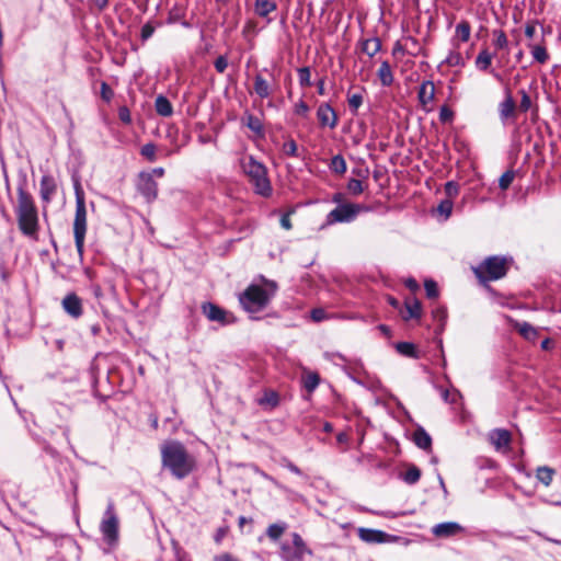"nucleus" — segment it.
Masks as SVG:
<instances>
[{
	"label": "nucleus",
	"instance_id": "obj_19",
	"mask_svg": "<svg viewBox=\"0 0 561 561\" xmlns=\"http://www.w3.org/2000/svg\"><path fill=\"white\" fill-rule=\"evenodd\" d=\"M465 533V527L457 522H445L433 526L432 534L437 538H450Z\"/></svg>",
	"mask_w": 561,
	"mask_h": 561
},
{
	"label": "nucleus",
	"instance_id": "obj_21",
	"mask_svg": "<svg viewBox=\"0 0 561 561\" xmlns=\"http://www.w3.org/2000/svg\"><path fill=\"white\" fill-rule=\"evenodd\" d=\"M358 47L362 53L369 57H374L381 49V41L379 37L362 38L358 41Z\"/></svg>",
	"mask_w": 561,
	"mask_h": 561
},
{
	"label": "nucleus",
	"instance_id": "obj_31",
	"mask_svg": "<svg viewBox=\"0 0 561 561\" xmlns=\"http://www.w3.org/2000/svg\"><path fill=\"white\" fill-rule=\"evenodd\" d=\"M287 528L286 523L279 522L271 524L266 529V535L272 541H277Z\"/></svg>",
	"mask_w": 561,
	"mask_h": 561
},
{
	"label": "nucleus",
	"instance_id": "obj_26",
	"mask_svg": "<svg viewBox=\"0 0 561 561\" xmlns=\"http://www.w3.org/2000/svg\"><path fill=\"white\" fill-rule=\"evenodd\" d=\"M156 112L163 117H169L173 114V106L169 99L162 94H159L154 101Z\"/></svg>",
	"mask_w": 561,
	"mask_h": 561
},
{
	"label": "nucleus",
	"instance_id": "obj_48",
	"mask_svg": "<svg viewBox=\"0 0 561 561\" xmlns=\"http://www.w3.org/2000/svg\"><path fill=\"white\" fill-rule=\"evenodd\" d=\"M520 102H519V111L523 113H527L531 107V100L528 92L524 89L519 90Z\"/></svg>",
	"mask_w": 561,
	"mask_h": 561
},
{
	"label": "nucleus",
	"instance_id": "obj_14",
	"mask_svg": "<svg viewBox=\"0 0 561 561\" xmlns=\"http://www.w3.org/2000/svg\"><path fill=\"white\" fill-rule=\"evenodd\" d=\"M488 439L496 451L507 453L511 448L512 434L505 428H494L489 432Z\"/></svg>",
	"mask_w": 561,
	"mask_h": 561
},
{
	"label": "nucleus",
	"instance_id": "obj_11",
	"mask_svg": "<svg viewBox=\"0 0 561 561\" xmlns=\"http://www.w3.org/2000/svg\"><path fill=\"white\" fill-rule=\"evenodd\" d=\"M357 536L362 541L369 545L393 543L400 541H404V543H408V539L405 538L374 528L359 527L357 529Z\"/></svg>",
	"mask_w": 561,
	"mask_h": 561
},
{
	"label": "nucleus",
	"instance_id": "obj_55",
	"mask_svg": "<svg viewBox=\"0 0 561 561\" xmlns=\"http://www.w3.org/2000/svg\"><path fill=\"white\" fill-rule=\"evenodd\" d=\"M310 317L314 322H320L328 319V314L322 308H314L310 311Z\"/></svg>",
	"mask_w": 561,
	"mask_h": 561
},
{
	"label": "nucleus",
	"instance_id": "obj_18",
	"mask_svg": "<svg viewBox=\"0 0 561 561\" xmlns=\"http://www.w3.org/2000/svg\"><path fill=\"white\" fill-rule=\"evenodd\" d=\"M516 115V104L510 89H505L504 99L499 104V117L503 125Z\"/></svg>",
	"mask_w": 561,
	"mask_h": 561
},
{
	"label": "nucleus",
	"instance_id": "obj_63",
	"mask_svg": "<svg viewBox=\"0 0 561 561\" xmlns=\"http://www.w3.org/2000/svg\"><path fill=\"white\" fill-rule=\"evenodd\" d=\"M229 528L227 526L219 527L214 536V539L217 543H220L221 540L227 536Z\"/></svg>",
	"mask_w": 561,
	"mask_h": 561
},
{
	"label": "nucleus",
	"instance_id": "obj_30",
	"mask_svg": "<svg viewBox=\"0 0 561 561\" xmlns=\"http://www.w3.org/2000/svg\"><path fill=\"white\" fill-rule=\"evenodd\" d=\"M405 308H407V312H408V316L404 317L405 320L412 319V318H415V319L421 318L422 307H421V302L416 298L407 299Z\"/></svg>",
	"mask_w": 561,
	"mask_h": 561
},
{
	"label": "nucleus",
	"instance_id": "obj_8",
	"mask_svg": "<svg viewBox=\"0 0 561 561\" xmlns=\"http://www.w3.org/2000/svg\"><path fill=\"white\" fill-rule=\"evenodd\" d=\"M368 206L353 203L337 205L325 217V225L331 226L342 222H352L362 211H369Z\"/></svg>",
	"mask_w": 561,
	"mask_h": 561
},
{
	"label": "nucleus",
	"instance_id": "obj_40",
	"mask_svg": "<svg viewBox=\"0 0 561 561\" xmlns=\"http://www.w3.org/2000/svg\"><path fill=\"white\" fill-rule=\"evenodd\" d=\"M260 405H268L275 408L279 403V397L275 391H266L262 398L257 400Z\"/></svg>",
	"mask_w": 561,
	"mask_h": 561
},
{
	"label": "nucleus",
	"instance_id": "obj_50",
	"mask_svg": "<svg viewBox=\"0 0 561 561\" xmlns=\"http://www.w3.org/2000/svg\"><path fill=\"white\" fill-rule=\"evenodd\" d=\"M445 193L447 195V199H451L456 197L459 193V185L454 181H448L445 184Z\"/></svg>",
	"mask_w": 561,
	"mask_h": 561
},
{
	"label": "nucleus",
	"instance_id": "obj_58",
	"mask_svg": "<svg viewBox=\"0 0 561 561\" xmlns=\"http://www.w3.org/2000/svg\"><path fill=\"white\" fill-rule=\"evenodd\" d=\"M453 112L447 106H442L439 110V119L442 123H447L451 121Z\"/></svg>",
	"mask_w": 561,
	"mask_h": 561
},
{
	"label": "nucleus",
	"instance_id": "obj_39",
	"mask_svg": "<svg viewBox=\"0 0 561 561\" xmlns=\"http://www.w3.org/2000/svg\"><path fill=\"white\" fill-rule=\"evenodd\" d=\"M443 64H446L449 67H463L465 59L459 51L451 50L444 59Z\"/></svg>",
	"mask_w": 561,
	"mask_h": 561
},
{
	"label": "nucleus",
	"instance_id": "obj_9",
	"mask_svg": "<svg viewBox=\"0 0 561 561\" xmlns=\"http://www.w3.org/2000/svg\"><path fill=\"white\" fill-rule=\"evenodd\" d=\"M100 530L103 540L111 547L115 546L118 541V517L115 513V506L112 501L107 503L104 512Z\"/></svg>",
	"mask_w": 561,
	"mask_h": 561
},
{
	"label": "nucleus",
	"instance_id": "obj_16",
	"mask_svg": "<svg viewBox=\"0 0 561 561\" xmlns=\"http://www.w3.org/2000/svg\"><path fill=\"white\" fill-rule=\"evenodd\" d=\"M64 311L72 319H79L83 314L82 299L76 293H68L61 300Z\"/></svg>",
	"mask_w": 561,
	"mask_h": 561
},
{
	"label": "nucleus",
	"instance_id": "obj_15",
	"mask_svg": "<svg viewBox=\"0 0 561 561\" xmlns=\"http://www.w3.org/2000/svg\"><path fill=\"white\" fill-rule=\"evenodd\" d=\"M57 190L58 184L56 179L49 173L43 174L39 181V197L45 206L50 204L57 194Z\"/></svg>",
	"mask_w": 561,
	"mask_h": 561
},
{
	"label": "nucleus",
	"instance_id": "obj_56",
	"mask_svg": "<svg viewBox=\"0 0 561 561\" xmlns=\"http://www.w3.org/2000/svg\"><path fill=\"white\" fill-rule=\"evenodd\" d=\"M283 151L285 152V154L287 156H290V157H296L297 156V144L295 140H289V141H286L284 145H283Z\"/></svg>",
	"mask_w": 561,
	"mask_h": 561
},
{
	"label": "nucleus",
	"instance_id": "obj_12",
	"mask_svg": "<svg viewBox=\"0 0 561 561\" xmlns=\"http://www.w3.org/2000/svg\"><path fill=\"white\" fill-rule=\"evenodd\" d=\"M138 193L147 203H152L158 197V183L152 179V173L140 172L136 184Z\"/></svg>",
	"mask_w": 561,
	"mask_h": 561
},
{
	"label": "nucleus",
	"instance_id": "obj_45",
	"mask_svg": "<svg viewBox=\"0 0 561 561\" xmlns=\"http://www.w3.org/2000/svg\"><path fill=\"white\" fill-rule=\"evenodd\" d=\"M346 187L347 191L354 196H357L364 192L363 182L358 179H350Z\"/></svg>",
	"mask_w": 561,
	"mask_h": 561
},
{
	"label": "nucleus",
	"instance_id": "obj_33",
	"mask_svg": "<svg viewBox=\"0 0 561 561\" xmlns=\"http://www.w3.org/2000/svg\"><path fill=\"white\" fill-rule=\"evenodd\" d=\"M556 471L547 466L539 467L536 472V478L546 486H549L552 482Z\"/></svg>",
	"mask_w": 561,
	"mask_h": 561
},
{
	"label": "nucleus",
	"instance_id": "obj_22",
	"mask_svg": "<svg viewBox=\"0 0 561 561\" xmlns=\"http://www.w3.org/2000/svg\"><path fill=\"white\" fill-rule=\"evenodd\" d=\"M277 9V4L272 0H255L254 1V12L257 16L267 19V22H271L268 15Z\"/></svg>",
	"mask_w": 561,
	"mask_h": 561
},
{
	"label": "nucleus",
	"instance_id": "obj_37",
	"mask_svg": "<svg viewBox=\"0 0 561 561\" xmlns=\"http://www.w3.org/2000/svg\"><path fill=\"white\" fill-rule=\"evenodd\" d=\"M329 168L336 174H344L346 172V162L342 154H336L331 159Z\"/></svg>",
	"mask_w": 561,
	"mask_h": 561
},
{
	"label": "nucleus",
	"instance_id": "obj_32",
	"mask_svg": "<svg viewBox=\"0 0 561 561\" xmlns=\"http://www.w3.org/2000/svg\"><path fill=\"white\" fill-rule=\"evenodd\" d=\"M245 126L256 135H263L264 127L262 121L253 114H247L244 117Z\"/></svg>",
	"mask_w": 561,
	"mask_h": 561
},
{
	"label": "nucleus",
	"instance_id": "obj_51",
	"mask_svg": "<svg viewBox=\"0 0 561 561\" xmlns=\"http://www.w3.org/2000/svg\"><path fill=\"white\" fill-rule=\"evenodd\" d=\"M154 31L156 26L151 22H147L146 24H144L140 32L141 41H148L153 35Z\"/></svg>",
	"mask_w": 561,
	"mask_h": 561
},
{
	"label": "nucleus",
	"instance_id": "obj_60",
	"mask_svg": "<svg viewBox=\"0 0 561 561\" xmlns=\"http://www.w3.org/2000/svg\"><path fill=\"white\" fill-rule=\"evenodd\" d=\"M280 226L285 230H290L293 228L291 220H290V213H285L280 217Z\"/></svg>",
	"mask_w": 561,
	"mask_h": 561
},
{
	"label": "nucleus",
	"instance_id": "obj_24",
	"mask_svg": "<svg viewBox=\"0 0 561 561\" xmlns=\"http://www.w3.org/2000/svg\"><path fill=\"white\" fill-rule=\"evenodd\" d=\"M528 48L534 61L545 65L549 60L550 56L543 44H528Z\"/></svg>",
	"mask_w": 561,
	"mask_h": 561
},
{
	"label": "nucleus",
	"instance_id": "obj_10",
	"mask_svg": "<svg viewBox=\"0 0 561 561\" xmlns=\"http://www.w3.org/2000/svg\"><path fill=\"white\" fill-rule=\"evenodd\" d=\"M278 88V83L267 68L254 76L253 91L261 100L268 99Z\"/></svg>",
	"mask_w": 561,
	"mask_h": 561
},
{
	"label": "nucleus",
	"instance_id": "obj_5",
	"mask_svg": "<svg viewBox=\"0 0 561 561\" xmlns=\"http://www.w3.org/2000/svg\"><path fill=\"white\" fill-rule=\"evenodd\" d=\"M76 195V213L73 220L75 245L79 256L82 259L84 253V240L87 233V207L84 192L79 180L73 183Z\"/></svg>",
	"mask_w": 561,
	"mask_h": 561
},
{
	"label": "nucleus",
	"instance_id": "obj_20",
	"mask_svg": "<svg viewBox=\"0 0 561 561\" xmlns=\"http://www.w3.org/2000/svg\"><path fill=\"white\" fill-rule=\"evenodd\" d=\"M434 98H435V85H434L433 81H431V80L423 81L422 84L420 85L419 92H417V100H419L421 106L424 110L430 111V108L427 106L434 101Z\"/></svg>",
	"mask_w": 561,
	"mask_h": 561
},
{
	"label": "nucleus",
	"instance_id": "obj_46",
	"mask_svg": "<svg viewBox=\"0 0 561 561\" xmlns=\"http://www.w3.org/2000/svg\"><path fill=\"white\" fill-rule=\"evenodd\" d=\"M454 203L451 199H443L437 206V213L447 219L453 211Z\"/></svg>",
	"mask_w": 561,
	"mask_h": 561
},
{
	"label": "nucleus",
	"instance_id": "obj_34",
	"mask_svg": "<svg viewBox=\"0 0 561 561\" xmlns=\"http://www.w3.org/2000/svg\"><path fill=\"white\" fill-rule=\"evenodd\" d=\"M320 383V376L317 373H308L302 377L304 388L309 392H313Z\"/></svg>",
	"mask_w": 561,
	"mask_h": 561
},
{
	"label": "nucleus",
	"instance_id": "obj_35",
	"mask_svg": "<svg viewBox=\"0 0 561 561\" xmlns=\"http://www.w3.org/2000/svg\"><path fill=\"white\" fill-rule=\"evenodd\" d=\"M397 352L403 356L417 358V352L415 345L410 342H398L394 345Z\"/></svg>",
	"mask_w": 561,
	"mask_h": 561
},
{
	"label": "nucleus",
	"instance_id": "obj_61",
	"mask_svg": "<svg viewBox=\"0 0 561 561\" xmlns=\"http://www.w3.org/2000/svg\"><path fill=\"white\" fill-rule=\"evenodd\" d=\"M213 561H240L229 552H224L214 557Z\"/></svg>",
	"mask_w": 561,
	"mask_h": 561
},
{
	"label": "nucleus",
	"instance_id": "obj_54",
	"mask_svg": "<svg viewBox=\"0 0 561 561\" xmlns=\"http://www.w3.org/2000/svg\"><path fill=\"white\" fill-rule=\"evenodd\" d=\"M214 67L217 72L224 73L228 67V59L226 56H218L214 61Z\"/></svg>",
	"mask_w": 561,
	"mask_h": 561
},
{
	"label": "nucleus",
	"instance_id": "obj_29",
	"mask_svg": "<svg viewBox=\"0 0 561 561\" xmlns=\"http://www.w3.org/2000/svg\"><path fill=\"white\" fill-rule=\"evenodd\" d=\"M515 329L518 333L528 341H535L538 332L537 330L528 322H516Z\"/></svg>",
	"mask_w": 561,
	"mask_h": 561
},
{
	"label": "nucleus",
	"instance_id": "obj_1",
	"mask_svg": "<svg viewBox=\"0 0 561 561\" xmlns=\"http://www.w3.org/2000/svg\"><path fill=\"white\" fill-rule=\"evenodd\" d=\"M18 199L14 206L16 222L21 233L33 242L39 240L38 210L31 193L25 190L24 184L16 188Z\"/></svg>",
	"mask_w": 561,
	"mask_h": 561
},
{
	"label": "nucleus",
	"instance_id": "obj_6",
	"mask_svg": "<svg viewBox=\"0 0 561 561\" xmlns=\"http://www.w3.org/2000/svg\"><path fill=\"white\" fill-rule=\"evenodd\" d=\"M473 274L481 284L503 278L508 271V261L504 256L492 255L478 266L472 267Z\"/></svg>",
	"mask_w": 561,
	"mask_h": 561
},
{
	"label": "nucleus",
	"instance_id": "obj_38",
	"mask_svg": "<svg viewBox=\"0 0 561 561\" xmlns=\"http://www.w3.org/2000/svg\"><path fill=\"white\" fill-rule=\"evenodd\" d=\"M493 45L496 49H505L508 46V39L503 30H493Z\"/></svg>",
	"mask_w": 561,
	"mask_h": 561
},
{
	"label": "nucleus",
	"instance_id": "obj_36",
	"mask_svg": "<svg viewBox=\"0 0 561 561\" xmlns=\"http://www.w3.org/2000/svg\"><path fill=\"white\" fill-rule=\"evenodd\" d=\"M470 34H471V26H470V23L468 21H460L457 25H456V36L462 42V43H467L470 38Z\"/></svg>",
	"mask_w": 561,
	"mask_h": 561
},
{
	"label": "nucleus",
	"instance_id": "obj_3",
	"mask_svg": "<svg viewBox=\"0 0 561 561\" xmlns=\"http://www.w3.org/2000/svg\"><path fill=\"white\" fill-rule=\"evenodd\" d=\"M266 288L260 285H250L239 295V302L249 313L260 312L265 309L277 290L275 282L265 280Z\"/></svg>",
	"mask_w": 561,
	"mask_h": 561
},
{
	"label": "nucleus",
	"instance_id": "obj_44",
	"mask_svg": "<svg viewBox=\"0 0 561 561\" xmlns=\"http://www.w3.org/2000/svg\"><path fill=\"white\" fill-rule=\"evenodd\" d=\"M514 179L515 172L513 170H507L506 172H504L499 180L500 188L503 191L507 190L511 186Z\"/></svg>",
	"mask_w": 561,
	"mask_h": 561
},
{
	"label": "nucleus",
	"instance_id": "obj_2",
	"mask_svg": "<svg viewBox=\"0 0 561 561\" xmlns=\"http://www.w3.org/2000/svg\"><path fill=\"white\" fill-rule=\"evenodd\" d=\"M162 467L178 480L188 477L196 468L194 456L188 454L185 446L179 440H170L161 446Z\"/></svg>",
	"mask_w": 561,
	"mask_h": 561
},
{
	"label": "nucleus",
	"instance_id": "obj_28",
	"mask_svg": "<svg viewBox=\"0 0 561 561\" xmlns=\"http://www.w3.org/2000/svg\"><path fill=\"white\" fill-rule=\"evenodd\" d=\"M377 76L383 87H390L393 83L392 70L387 60L380 64Z\"/></svg>",
	"mask_w": 561,
	"mask_h": 561
},
{
	"label": "nucleus",
	"instance_id": "obj_49",
	"mask_svg": "<svg viewBox=\"0 0 561 561\" xmlns=\"http://www.w3.org/2000/svg\"><path fill=\"white\" fill-rule=\"evenodd\" d=\"M424 288H425L426 296L428 298H437L438 297L437 284L433 279H426L424 282Z\"/></svg>",
	"mask_w": 561,
	"mask_h": 561
},
{
	"label": "nucleus",
	"instance_id": "obj_43",
	"mask_svg": "<svg viewBox=\"0 0 561 561\" xmlns=\"http://www.w3.org/2000/svg\"><path fill=\"white\" fill-rule=\"evenodd\" d=\"M350 110L353 114H356L358 108L363 105V94L353 93L347 98Z\"/></svg>",
	"mask_w": 561,
	"mask_h": 561
},
{
	"label": "nucleus",
	"instance_id": "obj_59",
	"mask_svg": "<svg viewBox=\"0 0 561 561\" xmlns=\"http://www.w3.org/2000/svg\"><path fill=\"white\" fill-rule=\"evenodd\" d=\"M459 396V393L457 391L455 392H450L449 390L447 389H444L442 391V398L445 402H448V403H455L456 402V398Z\"/></svg>",
	"mask_w": 561,
	"mask_h": 561
},
{
	"label": "nucleus",
	"instance_id": "obj_4",
	"mask_svg": "<svg viewBox=\"0 0 561 561\" xmlns=\"http://www.w3.org/2000/svg\"><path fill=\"white\" fill-rule=\"evenodd\" d=\"M241 168L249 178L255 194L263 197L272 195L273 188L267 175V169L262 162L257 161L253 156H248L241 160Z\"/></svg>",
	"mask_w": 561,
	"mask_h": 561
},
{
	"label": "nucleus",
	"instance_id": "obj_62",
	"mask_svg": "<svg viewBox=\"0 0 561 561\" xmlns=\"http://www.w3.org/2000/svg\"><path fill=\"white\" fill-rule=\"evenodd\" d=\"M309 111V106L307 105V103L302 100H300L296 105H295V113L297 115H306Z\"/></svg>",
	"mask_w": 561,
	"mask_h": 561
},
{
	"label": "nucleus",
	"instance_id": "obj_52",
	"mask_svg": "<svg viewBox=\"0 0 561 561\" xmlns=\"http://www.w3.org/2000/svg\"><path fill=\"white\" fill-rule=\"evenodd\" d=\"M433 318L438 321L444 327L446 320H447V310L444 307H437L432 311Z\"/></svg>",
	"mask_w": 561,
	"mask_h": 561
},
{
	"label": "nucleus",
	"instance_id": "obj_41",
	"mask_svg": "<svg viewBox=\"0 0 561 561\" xmlns=\"http://www.w3.org/2000/svg\"><path fill=\"white\" fill-rule=\"evenodd\" d=\"M140 153L150 162H154L157 160V147L153 142L144 145L140 149Z\"/></svg>",
	"mask_w": 561,
	"mask_h": 561
},
{
	"label": "nucleus",
	"instance_id": "obj_13",
	"mask_svg": "<svg viewBox=\"0 0 561 561\" xmlns=\"http://www.w3.org/2000/svg\"><path fill=\"white\" fill-rule=\"evenodd\" d=\"M202 311L209 321L218 322L221 325H228L236 321L232 313L209 301L202 304Z\"/></svg>",
	"mask_w": 561,
	"mask_h": 561
},
{
	"label": "nucleus",
	"instance_id": "obj_25",
	"mask_svg": "<svg viewBox=\"0 0 561 561\" xmlns=\"http://www.w3.org/2000/svg\"><path fill=\"white\" fill-rule=\"evenodd\" d=\"M493 54H491L488 49H482L476 57L474 65L479 71H490L492 65Z\"/></svg>",
	"mask_w": 561,
	"mask_h": 561
},
{
	"label": "nucleus",
	"instance_id": "obj_7",
	"mask_svg": "<svg viewBox=\"0 0 561 561\" xmlns=\"http://www.w3.org/2000/svg\"><path fill=\"white\" fill-rule=\"evenodd\" d=\"M290 537V541L286 540L279 543L278 554L282 561H305L306 556L313 554L298 533H291Z\"/></svg>",
	"mask_w": 561,
	"mask_h": 561
},
{
	"label": "nucleus",
	"instance_id": "obj_57",
	"mask_svg": "<svg viewBox=\"0 0 561 561\" xmlns=\"http://www.w3.org/2000/svg\"><path fill=\"white\" fill-rule=\"evenodd\" d=\"M538 24L537 20H533L526 23L525 25V35L528 38H533L536 33V25Z\"/></svg>",
	"mask_w": 561,
	"mask_h": 561
},
{
	"label": "nucleus",
	"instance_id": "obj_47",
	"mask_svg": "<svg viewBox=\"0 0 561 561\" xmlns=\"http://www.w3.org/2000/svg\"><path fill=\"white\" fill-rule=\"evenodd\" d=\"M298 78H299V84L301 87H309L311 85V72L309 67H302L298 69Z\"/></svg>",
	"mask_w": 561,
	"mask_h": 561
},
{
	"label": "nucleus",
	"instance_id": "obj_17",
	"mask_svg": "<svg viewBox=\"0 0 561 561\" xmlns=\"http://www.w3.org/2000/svg\"><path fill=\"white\" fill-rule=\"evenodd\" d=\"M317 119L320 127H329L330 129H334L339 123L337 114L329 103H321L318 106Z\"/></svg>",
	"mask_w": 561,
	"mask_h": 561
},
{
	"label": "nucleus",
	"instance_id": "obj_23",
	"mask_svg": "<svg viewBox=\"0 0 561 561\" xmlns=\"http://www.w3.org/2000/svg\"><path fill=\"white\" fill-rule=\"evenodd\" d=\"M184 16L185 9L179 4H174L168 13L167 23L174 24L180 22L183 27L190 28L191 24L184 20Z\"/></svg>",
	"mask_w": 561,
	"mask_h": 561
},
{
	"label": "nucleus",
	"instance_id": "obj_53",
	"mask_svg": "<svg viewBox=\"0 0 561 561\" xmlns=\"http://www.w3.org/2000/svg\"><path fill=\"white\" fill-rule=\"evenodd\" d=\"M114 96V92L113 90L111 89V87L105 82V81H102L101 82V98L106 102H111V100L113 99Z\"/></svg>",
	"mask_w": 561,
	"mask_h": 561
},
{
	"label": "nucleus",
	"instance_id": "obj_42",
	"mask_svg": "<svg viewBox=\"0 0 561 561\" xmlns=\"http://www.w3.org/2000/svg\"><path fill=\"white\" fill-rule=\"evenodd\" d=\"M420 478L421 470L417 467L412 466L405 471L403 476V481L408 484H414L420 480Z\"/></svg>",
	"mask_w": 561,
	"mask_h": 561
},
{
	"label": "nucleus",
	"instance_id": "obj_64",
	"mask_svg": "<svg viewBox=\"0 0 561 561\" xmlns=\"http://www.w3.org/2000/svg\"><path fill=\"white\" fill-rule=\"evenodd\" d=\"M404 285L408 289H410L412 293H415L416 290H419L420 286H419V283L416 282V279H414L413 277H409L404 280Z\"/></svg>",
	"mask_w": 561,
	"mask_h": 561
},
{
	"label": "nucleus",
	"instance_id": "obj_27",
	"mask_svg": "<svg viewBox=\"0 0 561 561\" xmlns=\"http://www.w3.org/2000/svg\"><path fill=\"white\" fill-rule=\"evenodd\" d=\"M413 442L419 448L424 450H428L432 447V437L423 427L415 430Z\"/></svg>",
	"mask_w": 561,
	"mask_h": 561
}]
</instances>
